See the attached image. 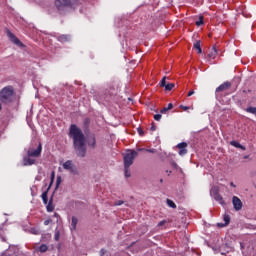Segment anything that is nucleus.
I'll return each instance as SVG.
<instances>
[{
	"label": "nucleus",
	"mask_w": 256,
	"mask_h": 256,
	"mask_svg": "<svg viewBox=\"0 0 256 256\" xmlns=\"http://www.w3.org/2000/svg\"><path fill=\"white\" fill-rule=\"evenodd\" d=\"M69 137L73 141V147L78 157H85L87 155V145L85 140V134L83 130L75 124H71L69 128Z\"/></svg>",
	"instance_id": "nucleus-1"
},
{
	"label": "nucleus",
	"mask_w": 256,
	"mask_h": 256,
	"mask_svg": "<svg viewBox=\"0 0 256 256\" xmlns=\"http://www.w3.org/2000/svg\"><path fill=\"white\" fill-rule=\"evenodd\" d=\"M13 97H15V89H13V86H6L0 90V101L4 105L12 103Z\"/></svg>",
	"instance_id": "nucleus-2"
},
{
	"label": "nucleus",
	"mask_w": 256,
	"mask_h": 256,
	"mask_svg": "<svg viewBox=\"0 0 256 256\" xmlns=\"http://www.w3.org/2000/svg\"><path fill=\"white\" fill-rule=\"evenodd\" d=\"M137 155H139V153L135 150H130L124 155L123 161L126 173L127 171H129V167L133 165V162L135 161Z\"/></svg>",
	"instance_id": "nucleus-3"
},
{
	"label": "nucleus",
	"mask_w": 256,
	"mask_h": 256,
	"mask_svg": "<svg viewBox=\"0 0 256 256\" xmlns=\"http://www.w3.org/2000/svg\"><path fill=\"white\" fill-rule=\"evenodd\" d=\"M54 5L59 11L73 8V2L71 0H55Z\"/></svg>",
	"instance_id": "nucleus-4"
},
{
	"label": "nucleus",
	"mask_w": 256,
	"mask_h": 256,
	"mask_svg": "<svg viewBox=\"0 0 256 256\" xmlns=\"http://www.w3.org/2000/svg\"><path fill=\"white\" fill-rule=\"evenodd\" d=\"M43 151V145L41 144V142H39L38 146L36 149H34L33 147H30L27 150V156L28 157H41V152Z\"/></svg>",
	"instance_id": "nucleus-5"
},
{
	"label": "nucleus",
	"mask_w": 256,
	"mask_h": 256,
	"mask_svg": "<svg viewBox=\"0 0 256 256\" xmlns=\"http://www.w3.org/2000/svg\"><path fill=\"white\" fill-rule=\"evenodd\" d=\"M63 169L72 173V175H79V170L75 167L72 160H67L62 164Z\"/></svg>",
	"instance_id": "nucleus-6"
},
{
	"label": "nucleus",
	"mask_w": 256,
	"mask_h": 256,
	"mask_svg": "<svg viewBox=\"0 0 256 256\" xmlns=\"http://www.w3.org/2000/svg\"><path fill=\"white\" fill-rule=\"evenodd\" d=\"M6 33L11 43H13L14 45H17V47H22V48L25 47V44H23V42H21V40H19V38H17V36H15L13 32H11V30L7 29Z\"/></svg>",
	"instance_id": "nucleus-7"
},
{
	"label": "nucleus",
	"mask_w": 256,
	"mask_h": 256,
	"mask_svg": "<svg viewBox=\"0 0 256 256\" xmlns=\"http://www.w3.org/2000/svg\"><path fill=\"white\" fill-rule=\"evenodd\" d=\"M232 203L235 211H241L243 209V202H241V199L237 196H233Z\"/></svg>",
	"instance_id": "nucleus-8"
},
{
	"label": "nucleus",
	"mask_w": 256,
	"mask_h": 256,
	"mask_svg": "<svg viewBox=\"0 0 256 256\" xmlns=\"http://www.w3.org/2000/svg\"><path fill=\"white\" fill-rule=\"evenodd\" d=\"M212 194H213V197H214L215 201H218V203H220V205H225V201L223 200V196H221V194H219V189L214 188L212 190Z\"/></svg>",
	"instance_id": "nucleus-9"
},
{
	"label": "nucleus",
	"mask_w": 256,
	"mask_h": 256,
	"mask_svg": "<svg viewBox=\"0 0 256 256\" xmlns=\"http://www.w3.org/2000/svg\"><path fill=\"white\" fill-rule=\"evenodd\" d=\"M179 152L178 154L183 157V155H187V143L186 142H181L177 145Z\"/></svg>",
	"instance_id": "nucleus-10"
},
{
	"label": "nucleus",
	"mask_w": 256,
	"mask_h": 256,
	"mask_svg": "<svg viewBox=\"0 0 256 256\" xmlns=\"http://www.w3.org/2000/svg\"><path fill=\"white\" fill-rule=\"evenodd\" d=\"M231 87V82H224L216 88V93H221V91H227Z\"/></svg>",
	"instance_id": "nucleus-11"
},
{
	"label": "nucleus",
	"mask_w": 256,
	"mask_h": 256,
	"mask_svg": "<svg viewBox=\"0 0 256 256\" xmlns=\"http://www.w3.org/2000/svg\"><path fill=\"white\" fill-rule=\"evenodd\" d=\"M23 163L25 166L35 165L37 163V160L33 159V157H24Z\"/></svg>",
	"instance_id": "nucleus-12"
},
{
	"label": "nucleus",
	"mask_w": 256,
	"mask_h": 256,
	"mask_svg": "<svg viewBox=\"0 0 256 256\" xmlns=\"http://www.w3.org/2000/svg\"><path fill=\"white\" fill-rule=\"evenodd\" d=\"M57 39L60 43H69V41H71V36L67 34H62L58 36Z\"/></svg>",
	"instance_id": "nucleus-13"
},
{
	"label": "nucleus",
	"mask_w": 256,
	"mask_h": 256,
	"mask_svg": "<svg viewBox=\"0 0 256 256\" xmlns=\"http://www.w3.org/2000/svg\"><path fill=\"white\" fill-rule=\"evenodd\" d=\"M88 145H89V147H92V149H95V147H97V140H96L94 134L89 136Z\"/></svg>",
	"instance_id": "nucleus-14"
},
{
	"label": "nucleus",
	"mask_w": 256,
	"mask_h": 256,
	"mask_svg": "<svg viewBox=\"0 0 256 256\" xmlns=\"http://www.w3.org/2000/svg\"><path fill=\"white\" fill-rule=\"evenodd\" d=\"M224 224L223 223H218V227H227L229 223H231V217L227 214L224 215Z\"/></svg>",
	"instance_id": "nucleus-15"
},
{
	"label": "nucleus",
	"mask_w": 256,
	"mask_h": 256,
	"mask_svg": "<svg viewBox=\"0 0 256 256\" xmlns=\"http://www.w3.org/2000/svg\"><path fill=\"white\" fill-rule=\"evenodd\" d=\"M217 57V47L213 46L211 51L208 53V59H215Z\"/></svg>",
	"instance_id": "nucleus-16"
},
{
	"label": "nucleus",
	"mask_w": 256,
	"mask_h": 256,
	"mask_svg": "<svg viewBox=\"0 0 256 256\" xmlns=\"http://www.w3.org/2000/svg\"><path fill=\"white\" fill-rule=\"evenodd\" d=\"M48 213H53L55 211V206H53V198H51L46 206Z\"/></svg>",
	"instance_id": "nucleus-17"
},
{
	"label": "nucleus",
	"mask_w": 256,
	"mask_h": 256,
	"mask_svg": "<svg viewBox=\"0 0 256 256\" xmlns=\"http://www.w3.org/2000/svg\"><path fill=\"white\" fill-rule=\"evenodd\" d=\"M194 49L197 50V53L201 55L203 53V50L201 49V41L198 40L194 43Z\"/></svg>",
	"instance_id": "nucleus-18"
},
{
	"label": "nucleus",
	"mask_w": 256,
	"mask_h": 256,
	"mask_svg": "<svg viewBox=\"0 0 256 256\" xmlns=\"http://www.w3.org/2000/svg\"><path fill=\"white\" fill-rule=\"evenodd\" d=\"M230 145H232L233 147H236L237 149H242V151H245V146L241 145V143L237 141H231Z\"/></svg>",
	"instance_id": "nucleus-19"
},
{
	"label": "nucleus",
	"mask_w": 256,
	"mask_h": 256,
	"mask_svg": "<svg viewBox=\"0 0 256 256\" xmlns=\"http://www.w3.org/2000/svg\"><path fill=\"white\" fill-rule=\"evenodd\" d=\"M48 191L46 190L45 192L42 193L41 197H42V201L44 203V205H47V203H49V198H48Z\"/></svg>",
	"instance_id": "nucleus-20"
},
{
	"label": "nucleus",
	"mask_w": 256,
	"mask_h": 256,
	"mask_svg": "<svg viewBox=\"0 0 256 256\" xmlns=\"http://www.w3.org/2000/svg\"><path fill=\"white\" fill-rule=\"evenodd\" d=\"M78 222H79V220L77 219V217L73 216L72 221H71V227H72L73 231H75V229H77Z\"/></svg>",
	"instance_id": "nucleus-21"
},
{
	"label": "nucleus",
	"mask_w": 256,
	"mask_h": 256,
	"mask_svg": "<svg viewBox=\"0 0 256 256\" xmlns=\"http://www.w3.org/2000/svg\"><path fill=\"white\" fill-rule=\"evenodd\" d=\"M195 25H196L197 27H201V25H205V21H204L203 15H200V16H199V20L195 22Z\"/></svg>",
	"instance_id": "nucleus-22"
},
{
	"label": "nucleus",
	"mask_w": 256,
	"mask_h": 256,
	"mask_svg": "<svg viewBox=\"0 0 256 256\" xmlns=\"http://www.w3.org/2000/svg\"><path fill=\"white\" fill-rule=\"evenodd\" d=\"M138 151H145L146 153H157V149L155 148H151V149L139 148Z\"/></svg>",
	"instance_id": "nucleus-23"
},
{
	"label": "nucleus",
	"mask_w": 256,
	"mask_h": 256,
	"mask_svg": "<svg viewBox=\"0 0 256 256\" xmlns=\"http://www.w3.org/2000/svg\"><path fill=\"white\" fill-rule=\"evenodd\" d=\"M165 91H172L175 88V83H168L164 86Z\"/></svg>",
	"instance_id": "nucleus-24"
},
{
	"label": "nucleus",
	"mask_w": 256,
	"mask_h": 256,
	"mask_svg": "<svg viewBox=\"0 0 256 256\" xmlns=\"http://www.w3.org/2000/svg\"><path fill=\"white\" fill-rule=\"evenodd\" d=\"M49 247L46 244H41L39 247L40 253H47Z\"/></svg>",
	"instance_id": "nucleus-25"
},
{
	"label": "nucleus",
	"mask_w": 256,
	"mask_h": 256,
	"mask_svg": "<svg viewBox=\"0 0 256 256\" xmlns=\"http://www.w3.org/2000/svg\"><path fill=\"white\" fill-rule=\"evenodd\" d=\"M167 205L169 206V207H171L172 209H177V204H175V202H173V200H171V199H167Z\"/></svg>",
	"instance_id": "nucleus-26"
},
{
	"label": "nucleus",
	"mask_w": 256,
	"mask_h": 256,
	"mask_svg": "<svg viewBox=\"0 0 256 256\" xmlns=\"http://www.w3.org/2000/svg\"><path fill=\"white\" fill-rule=\"evenodd\" d=\"M246 112L251 113L252 115H256V107L249 106L248 108H246Z\"/></svg>",
	"instance_id": "nucleus-27"
},
{
	"label": "nucleus",
	"mask_w": 256,
	"mask_h": 256,
	"mask_svg": "<svg viewBox=\"0 0 256 256\" xmlns=\"http://www.w3.org/2000/svg\"><path fill=\"white\" fill-rule=\"evenodd\" d=\"M167 77H163L161 82H160V87H165L167 85V81H166Z\"/></svg>",
	"instance_id": "nucleus-28"
},
{
	"label": "nucleus",
	"mask_w": 256,
	"mask_h": 256,
	"mask_svg": "<svg viewBox=\"0 0 256 256\" xmlns=\"http://www.w3.org/2000/svg\"><path fill=\"white\" fill-rule=\"evenodd\" d=\"M137 131H138V135H140V137H143V135H145L143 128L139 127V128H137Z\"/></svg>",
	"instance_id": "nucleus-29"
},
{
	"label": "nucleus",
	"mask_w": 256,
	"mask_h": 256,
	"mask_svg": "<svg viewBox=\"0 0 256 256\" xmlns=\"http://www.w3.org/2000/svg\"><path fill=\"white\" fill-rule=\"evenodd\" d=\"M100 256H108V255H107V250H105V248H102V249L100 250Z\"/></svg>",
	"instance_id": "nucleus-30"
},
{
	"label": "nucleus",
	"mask_w": 256,
	"mask_h": 256,
	"mask_svg": "<svg viewBox=\"0 0 256 256\" xmlns=\"http://www.w3.org/2000/svg\"><path fill=\"white\" fill-rule=\"evenodd\" d=\"M161 117H162L161 114H155L154 115V120L155 121H161Z\"/></svg>",
	"instance_id": "nucleus-31"
},
{
	"label": "nucleus",
	"mask_w": 256,
	"mask_h": 256,
	"mask_svg": "<svg viewBox=\"0 0 256 256\" xmlns=\"http://www.w3.org/2000/svg\"><path fill=\"white\" fill-rule=\"evenodd\" d=\"M123 203H124L123 200H118L115 202L114 205H116V207H119V206L123 205Z\"/></svg>",
	"instance_id": "nucleus-32"
},
{
	"label": "nucleus",
	"mask_w": 256,
	"mask_h": 256,
	"mask_svg": "<svg viewBox=\"0 0 256 256\" xmlns=\"http://www.w3.org/2000/svg\"><path fill=\"white\" fill-rule=\"evenodd\" d=\"M59 237H60V234H59V231H57L54 236L55 241H59Z\"/></svg>",
	"instance_id": "nucleus-33"
},
{
	"label": "nucleus",
	"mask_w": 256,
	"mask_h": 256,
	"mask_svg": "<svg viewBox=\"0 0 256 256\" xmlns=\"http://www.w3.org/2000/svg\"><path fill=\"white\" fill-rule=\"evenodd\" d=\"M192 95H195V91L194 90H190L187 94V97H191Z\"/></svg>",
	"instance_id": "nucleus-34"
},
{
	"label": "nucleus",
	"mask_w": 256,
	"mask_h": 256,
	"mask_svg": "<svg viewBox=\"0 0 256 256\" xmlns=\"http://www.w3.org/2000/svg\"><path fill=\"white\" fill-rule=\"evenodd\" d=\"M180 109H183V111H189V107L188 106L180 105Z\"/></svg>",
	"instance_id": "nucleus-35"
},
{
	"label": "nucleus",
	"mask_w": 256,
	"mask_h": 256,
	"mask_svg": "<svg viewBox=\"0 0 256 256\" xmlns=\"http://www.w3.org/2000/svg\"><path fill=\"white\" fill-rule=\"evenodd\" d=\"M167 111H169V109H167V107H164V108L160 111V113L165 114V113H167Z\"/></svg>",
	"instance_id": "nucleus-36"
},
{
	"label": "nucleus",
	"mask_w": 256,
	"mask_h": 256,
	"mask_svg": "<svg viewBox=\"0 0 256 256\" xmlns=\"http://www.w3.org/2000/svg\"><path fill=\"white\" fill-rule=\"evenodd\" d=\"M125 171V177H131V173L129 172V168H128V171L127 170H124Z\"/></svg>",
	"instance_id": "nucleus-37"
},
{
	"label": "nucleus",
	"mask_w": 256,
	"mask_h": 256,
	"mask_svg": "<svg viewBox=\"0 0 256 256\" xmlns=\"http://www.w3.org/2000/svg\"><path fill=\"white\" fill-rule=\"evenodd\" d=\"M168 109V111H171V109H173V103H169L168 107H166Z\"/></svg>",
	"instance_id": "nucleus-38"
},
{
	"label": "nucleus",
	"mask_w": 256,
	"mask_h": 256,
	"mask_svg": "<svg viewBox=\"0 0 256 256\" xmlns=\"http://www.w3.org/2000/svg\"><path fill=\"white\" fill-rule=\"evenodd\" d=\"M55 179V172L51 173V183H53V180Z\"/></svg>",
	"instance_id": "nucleus-39"
},
{
	"label": "nucleus",
	"mask_w": 256,
	"mask_h": 256,
	"mask_svg": "<svg viewBox=\"0 0 256 256\" xmlns=\"http://www.w3.org/2000/svg\"><path fill=\"white\" fill-rule=\"evenodd\" d=\"M163 225H165V221H160V222L158 223V227H163Z\"/></svg>",
	"instance_id": "nucleus-40"
},
{
	"label": "nucleus",
	"mask_w": 256,
	"mask_h": 256,
	"mask_svg": "<svg viewBox=\"0 0 256 256\" xmlns=\"http://www.w3.org/2000/svg\"><path fill=\"white\" fill-rule=\"evenodd\" d=\"M49 223H51V219H48V220L44 221V225H49Z\"/></svg>",
	"instance_id": "nucleus-41"
},
{
	"label": "nucleus",
	"mask_w": 256,
	"mask_h": 256,
	"mask_svg": "<svg viewBox=\"0 0 256 256\" xmlns=\"http://www.w3.org/2000/svg\"><path fill=\"white\" fill-rule=\"evenodd\" d=\"M151 131H157V127L155 125L151 126Z\"/></svg>",
	"instance_id": "nucleus-42"
},
{
	"label": "nucleus",
	"mask_w": 256,
	"mask_h": 256,
	"mask_svg": "<svg viewBox=\"0 0 256 256\" xmlns=\"http://www.w3.org/2000/svg\"><path fill=\"white\" fill-rule=\"evenodd\" d=\"M59 183H61V177L57 178V185H59Z\"/></svg>",
	"instance_id": "nucleus-43"
},
{
	"label": "nucleus",
	"mask_w": 256,
	"mask_h": 256,
	"mask_svg": "<svg viewBox=\"0 0 256 256\" xmlns=\"http://www.w3.org/2000/svg\"><path fill=\"white\" fill-rule=\"evenodd\" d=\"M230 186H231V187H236L233 182L230 183Z\"/></svg>",
	"instance_id": "nucleus-44"
},
{
	"label": "nucleus",
	"mask_w": 256,
	"mask_h": 256,
	"mask_svg": "<svg viewBox=\"0 0 256 256\" xmlns=\"http://www.w3.org/2000/svg\"><path fill=\"white\" fill-rule=\"evenodd\" d=\"M244 159H249V155L244 156Z\"/></svg>",
	"instance_id": "nucleus-45"
},
{
	"label": "nucleus",
	"mask_w": 256,
	"mask_h": 256,
	"mask_svg": "<svg viewBox=\"0 0 256 256\" xmlns=\"http://www.w3.org/2000/svg\"><path fill=\"white\" fill-rule=\"evenodd\" d=\"M54 217H59V214H57V213H54Z\"/></svg>",
	"instance_id": "nucleus-46"
},
{
	"label": "nucleus",
	"mask_w": 256,
	"mask_h": 256,
	"mask_svg": "<svg viewBox=\"0 0 256 256\" xmlns=\"http://www.w3.org/2000/svg\"><path fill=\"white\" fill-rule=\"evenodd\" d=\"M1 109H2V106H1V104H0V111H1Z\"/></svg>",
	"instance_id": "nucleus-47"
}]
</instances>
